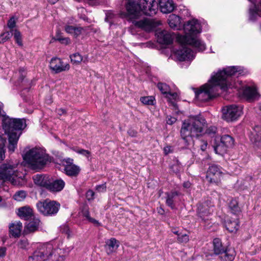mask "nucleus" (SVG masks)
Masks as SVG:
<instances>
[{"instance_id":"obj_55","label":"nucleus","mask_w":261,"mask_h":261,"mask_svg":"<svg viewBox=\"0 0 261 261\" xmlns=\"http://www.w3.org/2000/svg\"><path fill=\"white\" fill-rule=\"evenodd\" d=\"M96 190L98 192H105L107 191L106 183L101 185H97L95 188Z\"/></svg>"},{"instance_id":"obj_22","label":"nucleus","mask_w":261,"mask_h":261,"mask_svg":"<svg viewBox=\"0 0 261 261\" xmlns=\"http://www.w3.org/2000/svg\"><path fill=\"white\" fill-rule=\"evenodd\" d=\"M50 177L46 174H37L33 176V180L35 185L47 190Z\"/></svg>"},{"instance_id":"obj_44","label":"nucleus","mask_w":261,"mask_h":261,"mask_svg":"<svg viewBox=\"0 0 261 261\" xmlns=\"http://www.w3.org/2000/svg\"><path fill=\"white\" fill-rule=\"evenodd\" d=\"M13 30L10 32L6 31L0 34V44H3L10 39L13 35Z\"/></svg>"},{"instance_id":"obj_13","label":"nucleus","mask_w":261,"mask_h":261,"mask_svg":"<svg viewBox=\"0 0 261 261\" xmlns=\"http://www.w3.org/2000/svg\"><path fill=\"white\" fill-rule=\"evenodd\" d=\"M133 23L136 28L147 32L152 31L156 27L154 20L147 18L138 21L135 20Z\"/></svg>"},{"instance_id":"obj_2","label":"nucleus","mask_w":261,"mask_h":261,"mask_svg":"<svg viewBox=\"0 0 261 261\" xmlns=\"http://www.w3.org/2000/svg\"><path fill=\"white\" fill-rule=\"evenodd\" d=\"M25 119L11 118L4 116L2 120V127L7 135L8 140V149L11 153L14 152L17 147L18 140L22 134V130L26 127Z\"/></svg>"},{"instance_id":"obj_64","label":"nucleus","mask_w":261,"mask_h":261,"mask_svg":"<svg viewBox=\"0 0 261 261\" xmlns=\"http://www.w3.org/2000/svg\"><path fill=\"white\" fill-rule=\"evenodd\" d=\"M6 248L5 247L0 248V257H4L6 255Z\"/></svg>"},{"instance_id":"obj_8","label":"nucleus","mask_w":261,"mask_h":261,"mask_svg":"<svg viewBox=\"0 0 261 261\" xmlns=\"http://www.w3.org/2000/svg\"><path fill=\"white\" fill-rule=\"evenodd\" d=\"M222 118L228 122L237 121L242 114V110L236 105L225 106L222 109Z\"/></svg>"},{"instance_id":"obj_50","label":"nucleus","mask_w":261,"mask_h":261,"mask_svg":"<svg viewBox=\"0 0 261 261\" xmlns=\"http://www.w3.org/2000/svg\"><path fill=\"white\" fill-rule=\"evenodd\" d=\"M217 132V127L213 126H211L208 127L205 130V134L209 135L211 137H213Z\"/></svg>"},{"instance_id":"obj_25","label":"nucleus","mask_w":261,"mask_h":261,"mask_svg":"<svg viewBox=\"0 0 261 261\" xmlns=\"http://www.w3.org/2000/svg\"><path fill=\"white\" fill-rule=\"evenodd\" d=\"M119 246V242L115 238H111L106 241L105 249L108 255L115 252Z\"/></svg>"},{"instance_id":"obj_16","label":"nucleus","mask_w":261,"mask_h":261,"mask_svg":"<svg viewBox=\"0 0 261 261\" xmlns=\"http://www.w3.org/2000/svg\"><path fill=\"white\" fill-rule=\"evenodd\" d=\"M252 137L251 138L256 150H261V125H256L253 127Z\"/></svg>"},{"instance_id":"obj_18","label":"nucleus","mask_w":261,"mask_h":261,"mask_svg":"<svg viewBox=\"0 0 261 261\" xmlns=\"http://www.w3.org/2000/svg\"><path fill=\"white\" fill-rule=\"evenodd\" d=\"M198 21L196 19L189 20L184 25V29L186 34L195 37L200 33L197 28Z\"/></svg>"},{"instance_id":"obj_51","label":"nucleus","mask_w":261,"mask_h":261,"mask_svg":"<svg viewBox=\"0 0 261 261\" xmlns=\"http://www.w3.org/2000/svg\"><path fill=\"white\" fill-rule=\"evenodd\" d=\"M95 193L91 189L88 190L86 193V198L88 201H90L94 199Z\"/></svg>"},{"instance_id":"obj_21","label":"nucleus","mask_w":261,"mask_h":261,"mask_svg":"<svg viewBox=\"0 0 261 261\" xmlns=\"http://www.w3.org/2000/svg\"><path fill=\"white\" fill-rule=\"evenodd\" d=\"M157 41L163 45H170L173 43V38L170 33L166 30H163L156 33Z\"/></svg>"},{"instance_id":"obj_34","label":"nucleus","mask_w":261,"mask_h":261,"mask_svg":"<svg viewBox=\"0 0 261 261\" xmlns=\"http://www.w3.org/2000/svg\"><path fill=\"white\" fill-rule=\"evenodd\" d=\"M169 168L171 171L177 174L179 173L182 169V166L178 160L175 158L173 160L172 163L169 165Z\"/></svg>"},{"instance_id":"obj_6","label":"nucleus","mask_w":261,"mask_h":261,"mask_svg":"<svg viewBox=\"0 0 261 261\" xmlns=\"http://www.w3.org/2000/svg\"><path fill=\"white\" fill-rule=\"evenodd\" d=\"M125 7L126 12H121L120 13L122 18L136 19H138L143 14L138 1L127 0L125 4Z\"/></svg>"},{"instance_id":"obj_61","label":"nucleus","mask_w":261,"mask_h":261,"mask_svg":"<svg viewBox=\"0 0 261 261\" xmlns=\"http://www.w3.org/2000/svg\"><path fill=\"white\" fill-rule=\"evenodd\" d=\"M176 120L177 119L175 117L169 116L167 117L166 122L169 125H172Z\"/></svg>"},{"instance_id":"obj_14","label":"nucleus","mask_w":261,"mask_h":261,"mask_svg":"<svg viewBox=\"0 0 261 261\" xmlns=\"http://www.w3.org/2000/svg\"><path fill=\"white\" fill-rule=\"evenodd\" d=\"M225 226L230 232H236L239 228V221L237 213H231V216L225 218Z\"/></svg>"},{"instance_id":"obj_36","label":"nucleus","mask_w":261,"mask_h":261,"mask_svg":"<svg viewBox=\"0 0 261 261\" xmlns=\"http://www.w3.org/2000/svg\"><path fill=\"white\" fill-rule=\"evenodd\" d=\"M224 255L222 258L225 261H232L235 257L236 253L233 249H227L224 250Z\"/></svg>"},{"instance_id":"obj_53","label":"nucleus","mask_w":261,"mask_h":261,"mask_svg":"<svg viewBox=\"0 0 261 261\" xmlns=\"http://www.w3.org/2000/svg\"><path fill=\"white\" fill-rule=\"evenodd\" d=\"M58 41L61 44L68 45L71 44V41L69 37H63L62 38H58Z\"/></svg>"},{"instance_id":"obj_41","label":"nucleus","mask_w":261,"mask_h":261,"mask_svg":"<svg viewBox=\"0 0 261 261\" xmlns=\"http://www.w3.org/2000/svg\"><path fill=\"white\" fill-rule=\"evenodd\" d=\"M28 261H46L39 250L35 251L33 255L29 257Z\"/></svg>"},{"instance_id":"obj_27","label":"nucleus","mask_w":261,"mask_h":261,"mask_svg":"<svg viewBox=\"0 0 261 261\" xmlns=\"http://www.w3.org/2000/svg\"><path fill=\"white\" fill-rule=\"evenodd\" d=\"M9 228L10 234L13 237L18 238L20 236L22 224L20 221L11 223L9 224Z\"/></svg>"},{"instance_id":"obj_35","label":"nucleus","mask_w":261,"mask_h":261,"mask_svg":"<svg viewBox=\"0 0 261 261\" xmlns=\"http://www.w3.org/2000/svg\"><path fill=\"white\" fill-rule=\"evenodd\" d=\"M221 143L226 147H230L233 146L234 140L233 137L228 135H223L220 140Z\"/></svg>"},{"instance_id":"obj_3","label":"nucleus","mask_w":261,"mask_h":261,"mask_svg":"<svg viewBox=\"0 0 261 261\" xmlns=\"http://www.w3.org/2000/svg\"><path fill=\"white\" fill-rule=\"evenodd\" d=\"M206 121L201 115H191L182 122L180 136L185 146L189 145L193 137L197 138L203 132Z\"/></svg>"},{"instance_id":"obj_57","label":"nucleus","mask_w":261,"mask_h":261,"mask_svg":"<svg viewBox=\"0 0 261 261\" xmlns=\"http://www.w3.org/2000/svg\"><path fill=\"white\" fill-rule=\"evenodd\" d=\"M63 162L66 164L64 167H70L75 165L73 164V159L70 158L64 159Z\"/></svg>"},{"instance_id":"obj_4","label":"nucleus","mask_w":261,"mask_h":261,"mask_svg":"<svg viewBox=\"0 0 261 261\" xmlns=\"http://www.w3.org/2000/svg\"><path fill=\"white\" fill-rule=\"evenodd\" d=\"M23 159L32 169L39 170L50 163L52 158L39 149L34 148L25 153Z\"/></svg>"},{"instance_id":"obj_49","label":"nucleus","mask_w":261,"mask_h":261,"mask_svg":"<svg viewBox=\"0 0 261 261\" xmlns=\"http://www.w3.org/2000/svg\"><path fill=\"white\" fill-rule=\"evenodd\" d=\"M72 149L73 151H74L75 152H76V153L82 154V155L85 156L87 158H88L91 154L90 151H89L88 150L84 149H76L74 148H72Z\"/></svg>"},{"instance_id":"obj_5","label":"nucleus","mask_w":261,"mask_h":261,"mask_svg":"<svg viewBox=\"0 0 261 261\" xmlns=\"http://www.w3.org/2000/svg\"><path fill=\"white\" fill-rule=\"evenodd\" d=\"M39 250L46 261H65V256L61 254V249L54 248L51 244H43Z\"/></svg>"},{"instance_id":"obj_23","label":"nucleus","mask_w":261,"mask_h":261,"mask_svg":"<svg viewBox=\"0 0 261 261\" xmlns=\"http://www.w3.org/2000/svg\"><path fill=\"white\" fill-rule=\"evenodd\" d=\"M158 5L161 11L163 13H171L176 8L173 0H159Z\"/></svg>"},{"instance_id":"obj_38","label":"nucleus","mask_w":261,"mask_h":261,"mask_svg":"<svg viewBox=\"0 0 261 261\" xmlns=\"http://www.w3.org/2000/svg\"><path fill=\"white\" fill-rule=\"evenodd\" d=\"M157 87L163 94L166 95V98H169L167 94L169 91L171 90V89L168 85L165 83L159 82L157 84Z\"/></svg>"},{"instance_id":"obj_7","label":"nucleus","mask_w":261,"mask_h":261,"mask_svg":"<svg viewBox=\"0 0 261 261\" xmlns=\"http://www.w3.org/2000/svg\"><path fill=\"white\" fill-rule=\"evenodd\" d=\"M19 217L22 219L28 221L25 224L24 233L28 234L37 231L40 225V220L33 215V213H18Z\"/></svg>"},{"instance_id":"obj_52","label":"nucleus","mask_w":261,"mask_h":261,"mask_svg":"<svg viewBox=\"0 0 261 261\" xmlns=\"http://www.w3.org/2000/svg\"><path fill=\"white\" fill-rule=\"evenodd\" d=\"M84 216L89 220V222L93 223L95 226L100 225V223L98 222L96 220L91 218L90 216L89 213H84Z\"/></svg>"},{"instance_id":"obj_37","label":"nucleus","mask_w":261,"mask_h":261,"mask_svg":"<svg viewBox=\"0 0 261 261\" xmlns=\"http://www.w3.org/2000/svg\"><path fill=\"white\" fill-rule=\"evenodd\" d=\"M140 101L145 105L154 106L156 104V100L153 96H142Z\"/></svg>"},{"instance_id":"obj_54","label":"nucleus","mask_w":261,"mask_h":261,"mask_svg":"<svg viewBox=\"0 0 261 261\" xmlns=\"http://www.w3.org/2000/svg\"><path fill=\"white\" fill-rule=\"evenodd\" d=\"M64 36H63V33L60 30H57L56 32L55 36L51 38V42L58 41V38H62Z\"/></svg>"},{"instance_id":"obj_17","label":"nucleus","mask_w":261,"mask_h":261,"mask_svg":"<svg viewBox=\"0 0 261 261\" xmlns=\"http://www.w3.org/2000/svg\"><path fill=\"white\" fill-rule=\"evenodd\" d=\"M65 186V181L61 178H53L50 177L47 190L51 192L61 191Z\"/></svg>"},{"instance_id":"obj_60","label":"nucleus","mask_w":261,"mask_h":261,"mask_svg":"<svg viewBox=\"0 0 261 261\" xmlns=\"http://www.w3.org/2000/svg\"><path fill=\"white\" fill-rule=\"evenodd\" d=\"M18 212H33L32 209L29 206L21 207L18 209Z\"/></svg>"},{"instance_id":"obj_11","label":"nucleus","mask_w":261,"mask_h":261,"mask_svg":"<svg viewBox=\"0 0 261 261\" xmlns=\"http://www.w3.org/2000/svg\"><path fill=\"white\" fill-rule=\"evenodd\" d=\"M36 206L39 212H58L60 204L56 201L46 199L42 201H38Z\"/></svg>"},{"instance_id":"obj_15","label":"nucleus","mask_w":261,"mask_h":261,"mask_svg":"<svg viewBox=\"0 0 261 261\" xmlns=\"http://www.w3.org/2000/svg\"><path fill=\"white\" fill-rule=\"evenodd\" d=\"M15 171L12 166L4 164L0 166V180L3 181L14 180L13 176Z\"/></svg>"},{"instance_id":"obj_28","label":"nucleus","mask_w":261,"mask_h":261,"mask_svg":"<svg viewBox=\"0 0 261 261\" xmlns=\"http://www.w3.org/2000/svg\"><path fill=\"white\" fill-rule=\"evenodd\" d=\"M65 32L73 36L74 38H77L84 31V28L81 27H75L70 25H66L64 27Z\"/></svg>"},{"instance_id":"obj_48","label":"nucleus","mask_w":261,"mask_h":261,"mask_svg":"<svg viewBox=\"0 0 261 261\" xmlns=\"http://www.w3.org/2000/svg\"><path fill=\"white\" fill-rule=\"evenodd\" d=\"M177 241L180 243H186L189 241V237L186 234L180 233L177 237Z\"/></svg>"},{"instance_id":"obj_24","label":"nucleus","mask_w":261,"mask_h":261,"mask_svg":"<svg viewBox=\"0 0 261 261\" xmlns=\"http://www.w3.org/2000/svg\"><path fill=\"white\" fill-rule=\"evenodd\" d=\"M258 94L255 86H246L243 89L242 95L248 100L254 99Z\"/></svg>"},{"instance_id":"obj_39","label":"nucleus","mask_w":261,"mask_h":261,"mask_svg":"<svg viewBox=\"0 0 261 261\" xmlns=\"http://www.w3.org/2000/svg\"><path fill=\"white\" fill-rule=\"evenodd\" d=\"M6 139L0 136V162L3 161L5 158V144Z\"/></svg>"},{"instance_id":"obj_31","label":"nucleus","mask_w":261,"mask_h":261,"mask_svg":"<svg viewBox=\"0 0 261 261\" xmlns=\"http://www.w3.org/2000/svg\"><path fill=\"white\" fill-rule=\"evenodd\" d=\"M190 40V45L196 48L199 51H203L205 50V45L200 40L196 39L194 36H192Z\"/></svg>"},{"instance_id":"obj_30","label":"nucleus","mask_w":261,"mask_h":261,"mask_svg":"<svg viewBox=\"0 0 261 261\" xmlns=\"http://www.w3.org/2000/svg\"><path fill=\"white\" fill-rule=\"evenodd\" d=\"M64 171L66 175L69 177H77L80 173L81 168L76 165L70 167H64Z\"/></svg>"},{"instance_id":"obj_42","label":"nucleus","mask_w":261,"mask_h":261,"mask_svg":"<svg viewBox=\"0 0 261 261\" xmlns=\"http://www.w3.org/2000/svg\"><path fill=\"white\" fill-rule=\"evenodd\" d=\"M71 62L73 64H79L83 60L82 56L79 53L71 54L69 56Z\"/></svg>"},{"instance_id":"obj_32","label":"nucleus","mask_w":261,"mask_h":261,"mask_svg":"<svg viewBox=\"0 0 261 261\" xmlns=\"http://www.w3.org/2000/svg\"><path fill=\"white\" fill-rule=\"evenodd\" d=\"M249 19L254 21L258 16L261 17V9L258 6L254 5L252 8L249 9Z\"/></svg>"},{"instance_id":"obj_58","label":"nucleus","mask_w":261,"mask_h":261,"mask_svg":"<svg viewBox=\"0 0 261 261\" xmlns=\"http://www.w3.org/2000/svg\"><path fill=\"white\" fill-rule=\"evenodd\" d=\"M7 25L12 30L16 26V21H15L13 17L10 18L8 21Z\"/></svg>"},{"instance_id":"obj_43","label":"nucleus","mask_w":261,"mask_h":261,"mask_svg":"<svg viewBox=\"0 0 261 261\" xmlns=\"http://www.w3.org/2000/svg\"><path fill=\"white\" fill-rule=\"evenodd\" d=\"M14 39L15 41V43L19 46H22L23 45L22 43V35L20 32L17 30L15 29L14 30Z\"/></svg>"},{"instance_id":"obj_62","label":"nucleus","mask_w":261,"mask_h":261,"mask_svg":"<svg viewBox=\"0 0 261 261\" xmlns=\"http://www.w3.org/2000/svg\"><path fill=\"white\" fill-rule=\"evenodd\" d=\"M191 186L192 184L189 180L184 181L182 184V186L185 189H189Z\"/></svg>"},{"instance_id":"obj_26","label":"nucleus","mask_w":261,"mask_h":261,"mask_svg":"<svg viewBox=\"0 0 261 261\" xmlns=\"http://www.w3.org/2000/svg\"><path fill=\"white\" fill-rule=\"evenodd\" d=\"M168 22L169 27L173 30H179L181 28V18L178 15L170 14L168 19Z\"/></svg>"},{"instance_id":"obj_56","label":"nucleus","mask_w":261,"mask_h":261,"mask_svg":"<svg viewBox=\"0 0 261 261\" xmlns=\"http://www.w3.org/2000/svg\"><path fill=\"white\" fill-rule=\"evenodd\" d=\"M164 153L165 155L173 152V147L171 145H166L163 149Z\"/></svg>"},{"instance_id":"obj_12","label":"nucleus","mask_w":261,"mask_h":261,"mask_svg":"<svg viewBox=\"0 0 261 261\" xmlns=\"http://www.w3.org/2000/svg\"><path fill=\"white\" fill-rule=\"evenodd\" d=\"M138 2L143 14L152 16L156 13L158 5L155 0H138Z\"/></svg>"},{"instance_id":"obj_63","label":"nucleus","mask_w":261,"mask_h":261,"mask_svg":"<svg viewBox=\"0 0 261 261\" xmlns=\"http://www.w3.org/2000/svg\"><path fill=\"white\" fill-rule=\"evenodd\" d=\"M168 95L171 96L172 98L174 100H175L178 96V95L176 92H171L170 91H169V93L167 94L168 96Z\"/></svg>"},{"instance_id":"obj_20","label":"nucleus","mask_w":261,"mask_h":261,"mask_svg":"<svg viewBox=\"0 0 261 261\" xmlns=\"http://www.w3.org/2000/svg\"><path fill=\"white\" fill-rule=\"evenodd\" d=\"M192 50L187 46H182L177 50L175 55L177 59L181 62L192 59Z\"/></svg>"},{"instance_id":"obj_29","label":"nucleus","mask_w":261,"mask_h":261,"mask_svg":"<svg viewBox=\"0 0 261 261\" xmlns=\"http://www.w3.org/2000/svg\"><path fill=\"white\" fill-rule=\"evenodd\" d=\"M165 194L167 196L166 200V204L172 209H173L175 207L174 201L175 199L180 195V193L176 191H172L170 192H166Z\"/></svg>"},{"instance_id":"obj_9","label":"nucleus","mask_w":261,"mask_h":261,"mask_svg":"<svg viewBox=\"0 0 261 261\" xmlns=\"http://www.w3.org/2000/svg\"><path fill=\"white\" fill-rule=\"evenodd\" d=\"M223 175L222 167L216 164H210L206 171V179L210 184L218 185Z\"/></svg>"},{"instance_id":"obj_45","label":"nucleus","mask_w":261,"mask_h":261,"mask_svg":"<svg viewBox=\"0 0 261 261\" xmlns=\"http://www.w3.org/2000/svg\"><path fill=\"white\" fill-rule=\"evenodd\" d=\"M227 147L221 143V142L218 144L214 146V150L215 152L218 154H222L226 151Z\"/></svg>"},{"instance_id":"obj_19","label":"nucleus","mask_w":261,"mask_h":261,"mask_svg":"<svg viewBox=\"0 0 261 261\" xmlns=\"http://www.w3.org/2000/svg\"><path fill=\"white\" fill-rule=\"evenodd\" d=\"M197 212L213 211L214 204L211 197H205L197 204Z\"/></svg>"},{"instance_id":"obj_1","label":"nucleus","mask_w":261,"mask_h":261,"mask_svg":"<svg viewBox=\"0 0 261 261\" xmlns=\"http://www.w3.org/2000/svg\"><path fill=\"white\" fill-rule=\"evenodd\" d=\"M239 67L231 66L219 71L212 76L208 83L205 84L195 91V97L201 101H207L219 95L217 91L220 87L223 91H227L231 86L229 79L240 72Z\"/></svg>"},{"instance_id":"obj_46","label":"nucleus","mask_w":261,"mask_h":261,"mask_svg":"<svg viewBox=\"0 0 261 261\" xmlns=\"http://www.w3.org/2000/svg\"><path fill=\"white\" fill-rule=\"evenodd\" d=\"M228 206L232 212H240V208L238 205V201L236 199H232L229 203Z\"/></svg>"},{"instance_id":"obj_33","label":"nucleus","mask_w":261,"mask_h":261,"mask_svg":"<svg viewBox=\"0 0 261 261\" xmlns=\"http://www.w3.org/2000/svg\"><path fill=\"white\" fill-rule=\"evenodd\" d=\"M214 251L216 254H222L224 252V248L222 245L221 241L219 238L213 240Z\"/></svg>"},{"instance_id":"obj_40","label":"nucleus","mask_w":261,"mask_h":261,"mask_svg":"<svg viewBox=\"0 0 261 261\" xmlns=\"http://www.w3.org/2000/svg\"><path fill=\"white\" fill-rule=\"evenodd\" d=\"M191 37L192 36L187 34L186 36H179L177 37V41L180 44L181 47L187 46L189 45Z\"/></svg>"},{"instance_id":"obj_47","label":"nucleus","mask_w":261,"mask_h":261,"mask_svg":"<svg viewBox=\"0 0 261 261\" xmlns=\"http://www.w3.org/2000/svg\"><path fill=\"white\" fill-rule=\"evenodd\" d=\"M26 192L24 191H19L15 193L14 195L15 200L21 201L23 200L26 197Z\"/></svg>"},{"instance_id":"obj_10","label":"nucleus","mask_w":261,"mask_h":261,"mask_svg":"<svg viewBox=\"0 0 261 261\" xmlns=\"http://www.w3.org/2000/svg\"><path fill=\"white\" fill-rule=\"evenodd\" d=\"M49 68L53 74L68 71L70 68L69 63H65L62 59L58 57H53L49 65Z\"/></svg>"},{"instance_id":"obj_59","label":"nucleus","mask_w":261,"mask_h":261,"mask_svg":"<svg viewBox=\"0 0 261 261\" xmlns=\"http://www.w3.org/2000/svg\"><path fill=\"white\" fill-rule=\"evenodd\" d=\"M127 134L131 137H136L138 135V132L133 128H130L128 129Z\"/></svg>"}]
</instances>
